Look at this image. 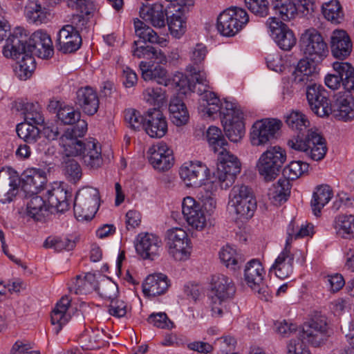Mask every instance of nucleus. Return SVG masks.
Listing matches in <instances>:
<instances>
[{
	"instance_id": "20",
	"label": "nucleus",
	"mask_w": 354,
	"mask_h": 354,
	"mask_svg": "<svg viewBox=\"0 0 354 354\" xmlns=\"http://www.w3.org/2000/svg\"><path fill=\"white\" fill-rule=\"evenodd\" d=\"M182 212L187 223L198 230L206 225V216L202 207L195 199L190 196L184 198L182 203Z\"/></svg>"
},
{
	"instance_id": "30",
	"label": "nucleus",
	"mask_w": 354,
	"mask_h": 354,
	"mask_svg": "<svg viewBox=\"0 0 354 354\" xmlns=\"http://www.w3.org/2000/svg\"><path fill=\"white\" fill-rule=\"evenodd\" d=\"M325 138L317 129H309L305 136L297 135L288 141V145L292 149L302 151L317 146V143L324 142Z\"/></svg>"
},
{
	"instance_id": "44",
	"label": "nucleus",
	"mask_w": 354,
	"mask_h": 354,
	"mask_svg": "<svg viewBox=\"0 0 354 354\" xmlns=\"http://www.w3.org/2000/svg\"><path fill=\"white\" fill-rule=\"evenodd\" d=\"M39 125L28 122H21L17 126L18 136L28 144L35 145L41 138V130Z\"/></svg>"
},
{
	"instance_id": "50",
	"label": "nucleus",
	"mask_w": 354,
	"mask_h": 354,
	"mask_svg": "<svg viewBox=\"0 0 354 354\" xmlns=\"http://www.w3.org/2000/svg\"><path fill=\"white\" fill-rule=\"evenodd\" d=\"M219 257L225 266L232 270L239 268L244 259L235 249L230 245L223 247L219 252Z\"/></svg>"
},
{
	"instance_id": "55",
	"label": "nucleus",
	"mask_w": 354,
	"mask_h": 354,
	"mask_svg": "<svg viewBox=\"0 0 354 354\" xmlns=\"http://www.w3.org/2000/svg\"><path fill=\"white\" fill-rule=\"evenodd\" d=\"M309 168V165L302 161H292L282 171V174L284 179L290 181L296 180L305 172H307Z\"/></svg>"
},
{
	"instance_id": "27",
	"label": "nucleus",
	"mask_w": 354,
	"mask_h": 354,
	"mask_svg": "<svg viewBox=\"0 0 354 354\" xmlns=\"http://www.w3.org/2000/svg\"><path fill=\"white\" fill-rule=\"evenodd\" d=\"M265 271L261 263L257 259H252L247 263L244 269V279L254 291L259 294L263 289V280Z\"/></svg>"
},
{
	"instance_id": "6",
	"label": "nucleus",
	"mask_w": 354,
	"mask_h": 354,
	"mask_svg": "<svg viewBox=\"0 0 354 354\" xmlns=\"http://www.w3.org/2000/svg\"><path fill=\"white\" fill-rule=\"evenodd\" d=\"M331 333L327 318L318 315L304 323L298 330L297 335L311 346L319 347L326 342Z\"/></svg>"
},
{
	"instance_id": "9",
	"label": "nucleus",
	"mask_w": 354,
	"mask_h": 354,
	"mask_svg": "<svg viewBox=\"0 0 354 354\" xmlns=\"http://www.w3.org/2000/svg\"><path fill=\"white\" fill-rule=\"evenodd\" d=\"M99 192L93 187L80 190L74 201V215L78 221H89L99 205Z\"/></svg>"
},
{
	"instance_id": "31",
	"label": "nucleus",
	"mask_w": 354,
	"mask_h": 354,
	"mask_svg": "<svg viewBox=\"0 0 354 354\" xmlns=\"http://www.w3.org/2000/svg\"><path fill=\"white\" fill-rule=\"evenodd\" d=\"M169 286V280L165 274L156 273L146 278L142 290L145 295L156 297L164 294Z\"/></svg>"
},
{
	"instance_id": "64",
	"label": "nucleus",
	"mask_w": 354,
	"mask_h": 354,
	"mask_svg": "<svg viewBox=\"0 0 354 354\" xmlns=\"http://www.w3.org/2000/svg\"><path fill=\"white\" fill-rule=\"evenodd\" d=\"M298 335L296 339H292L288 344V354H310L308 348Z\"/></svg>"
},
{
	"instance_id": "33",
	"label": "nucleus",
	"mask_w": 354,
	"mask_h": 354,
	"mask_svg": "<svg viewBox=\"0 0 354 354\" xmlns=\"http://www.w3.org/2000/svg\"><path fill=\"white\" fill-rule=\"evenodd\" d=\"M141 75L145 81H155L158 84L168 86L170 80L167 77L166 69L160 65H150L149 62H141L139 65Z\"/></svg>"
},
{
	"instance_id": "58",
	"label": "nucleus",
	"mask_w": 354,
	"mask_h": 354,
	"mask_svg": "<svg viewBox=\"0 0 354 354\" xmlns=\"http://www.w3.org/2000/svg\"><path fill=\"white\" fill-rule=\"evenodd\" d=\"M75 241L67 237H48L44 243V246L46 248H53L56 251L64 250H71L75 248Z\"/></svg>"
},
{
	"instance_id": "37",
	"label": "nucleus",
	"mask_w": 354,
	"mask_h": 354,
	"mask_svg": "<svg viewBox=\"0 0 354 354\" xmlns=\"http://www.w3.org/2000/svg\"><path fill=\"white\" fill-rule=\"evenodd\" d=\"M171 121L178 127L187 124L189 120V113L183 100L179 96L171 99L169 105Z\"/></svg>"
},
{
	"instance_id": "17",
	"label": "nucleus",
	"mask_w": 354,
	"mask_h": 354,
	"mask_svg": "<svg viewBox=\"0 0 354 354\" xmlns=\"http://www.w3.org/2000/svg\"><path fill=\"white\" fill-rule=\"evenodd\" d=\"M179 174L187 187H200L209 177V169L199 161H190L184 163L180 169Z\"/></svg>"
},
{
	"instance_id": "63",
	"label": "nucleus",
	"mask_w": 354,
	"mask_h": 354,
	"mask_svg": "<svg viewBox=\"0 0 354 354\" xmlns=\"http://www.w3.org/2000/svg\"><path fill=\"white\" fill-rule=\"evenodd\" d=\"M98 292L102 297L112 301L117 298L118 288V286L113 282L106 281L100 284Z\"/></svg>"
},
{
	"instance_id": "4",
	"label": "nucleus",
	"mask_w": 354,
	"mask_h": 354,
	"mask_svg": "<svg viewBox=\"0 0 354 354\" xmlns=\"http://www.w3.org/2000/svg\"><path fill=\"white\" fill-rule=\"evenodd\" d=\"M47 182L44 171L32 169L25 171L21 177H10L9 178L10 189L8 192L0 193V202L2 203H10L18 192L19 187L24 197H28L29 194H37Z\"/></svg>"
},
{
	"instance_id": "41",
	"label": "nucleus",
	"mask_w": 354,
	"mask_h": 354,
	"mask_svg": "<svg viewBox=\"0 0 354 354\" xmlns=\"http://www.w3.org/2000/svg\"><path fill=\"white\" fill-rule=\"evenodd\" d=\"M50 13L38 1H30L26 6V16L28 20L37 25L45 24L48 20Z\"/></svg>"
},
{
	"instance_id": "40",
	"label": "nucleus",
	"mask_w": 354,
	"mask_h": 354,
	"mask_svg": "<svg viewBox=\"0 0 354 354\" xmlns=\"http://www.w3.org/2000/svg\"><path fill=\"white\" fill-rule=\"evenodd\" d=\"M291 185L289 180L280 178L277 184L273 185L270 189L268 196L272 203L276 205H281L288 199L290 194Z\"/></svg>"
},
{
	"instance_id": "23",
	"label": "nucleus",
	"mask_w": 354,
	"mask_h": 354,
	"mask_svg": "<svg viewBox=\"0 0 354 354\" xmlns=\"http://www.w3.org/2000/svg\"><path fill=\"white\" fill-rule=\"evenodd\" d=\"M145 120V130L150 137L160 138L167 133V122L159 109H149L146 113Z\"/></svg>"
},
{
	"instance_id": "3",
	"label": "nucleus",
	"mask_w": 354,
	"mask_h": 354,
	"mask_svg": "<svg viewBox=\"0 0 354 354\" xmlns=\"http://www.w3.org/2000/svg\"><path fill=\"white\" fill-rule=\"evenodd\" d=\"M28 31L22 27L16 28L6 39L3 54L7 58L17 61L15 73L21 80L29 78L35 69V61L32 55L26 49Z\"/></svg>"
},
{
	"instance_id": "42",
	"label": "nucleus",
	"mask_w": 354,
	"mask_h": 354,
	"mask_svg": "<svg viewBox=\"0 0 354 354\" xmlns=\"http://www.w3.org/2000/svg\"><path fill=\"white\" fill-rule=\"evenodd\" d=\"M187 12L177 9L175 13L167 17L166 23L171 34L175 37H180L186 31V17L185 15Z\"/></svg>"
},
{
	"instance_id": "39",
	"label": "nucleus",
	"mask_w": 354,
	"mask_h": 354,
	"mask_svg": "<svg viewBox=\"0 0 354 354\" xmlns=\"http://www.w3.org/2000/svg\"><path fill=\"white\" fill-rule=\"evenodd\" d=\"M138 41H137L133 43V56L139 59H153L159 64H165L167 62V57L160 48L150 45L138 46Z\"/></svg>"
},
{
	"instance_id": "46",
	"label": "nucleus",
	"mask_w": 354,
	"mask_h": 354,
	"mask_svg": "<svg viewBox=\"0 0 354 354\" xmlns=\"http://www.w3.org/2000/svg\"><path fill=\"white\" fill-rule=\"evenodd\" d=\"M337 234L344 239L354 234V215H339L333 223Z\"/></svg>"
},
{
	"instance_id": "52",
	"label": "nucleus",
	"mask_w": 354,
	"mask_h": 354,
	"mask_svg": "<svg viewBox=\"0 0 354 354\" xmlns=\"http://www.w3.org/2000/svg\"><path fill=\"white\" fill-rule=\"evenodd\" d=\"M322 11L325 19L332 24H340L344 19L341 5L337 0L324 3L322 6Z\"/></svg>"
},
{
	"instance_id": "16",
	"label": "nucleus",
	"mask_w": 354,
	"mask_h": 354,
	"mask_svg": "<svg viewBox=\"0 0 354 354\" xmlns=\"http://www.w3.org/2000/svg\"><path fill=\"white\" fill-rule=\"evenodd\" d=\"M266 25L271 37L281 49L290 50L295 45L296 38L293 32L277 17H270Z\"/></svg>"
},
{
	"instance_id": "26",
	"label": "nucleus",
	"mask_w": 354,
	"mask_h": 354,
	"mask_svg": "<svg viewBox=\"0 0 354 354\" xmlns=\"http://www.w3.org/2000/svg\"><path fill=\"white\" fill-rule=\"evenodd\" d=\"M339 120L348 121L354 118V97L347 91L339 93L334 104H332V113Z\"/></svg>"
},
{
	"instance_id": "53",
	"label": "nucleus",
	"mask_w": 354,
	"mask_h": 354,
	"mask_svg": "<svg viewBox=\"0 0 354 354\" xmlns=\"http://www.w3.org/2000/svg\"><path fill=\"white\" fill-rule=\"evenodd\" d=\"M63 162L64 172L67 179L73 183H76L79 181L82 176V168L77 161L73 158H70L71 156H66Z\"/></svg>"
},
{
	"instance_id": "48",
	"label": "nucleus",
	"mask_w": 354,
	"mask_h": 354,
	"mask_svg": "<svg viewBox=\"0 0 354 354\" xmlns=\"http://www.w3.org/2000/svg\"><path fill=\"white\" fill-rule=\"evenodd\" d=\"M206 138L209 147L214 153H219L222 149H228V144L219 128L215 126L209 127L206 133Z\"/></svg>"
},
{
	"instance_id": "57",
	"label": "nucleus",
	"mask_w": 354,
	"mask_h": 354,
	"mask_svg": "<svg viewBox=\"0 0 354 354\" xmlns=\"http://www.w3.org/2000/svg\"><path fill=\"white\" fill-rule=\"evenodd\" d=\"M143 97L149 104L160 106L166 101L165 91L160 87H149L144 91Z\"/></svg>"
},
{
	"instance_id": "21",
	"label": "nucleus",
	"mask_w": 354,
	"mask_h": 354,
	"mask_svg": "<svg viewBox=\"0 0 354 354\" xmlns=\"http://www.w3.org/2000/svg\"><path fill=\"white\" fill-rule=\"evenodd\" d=\"M148 153L150 163L156 169L165 171L170 169L173 165V151L163 142L151 147Z\"/></svg>"
},
{
	"instance_id": "15",
	"label": "nucleus",
	"mask_w": 354,
	"mask_h": 354,
	"mask_svg": "<svg viewBox=\"0 0 354 354\" xmlns=\"http://www.w3.org/2000/svg\"><path fill=\"white\" fill-rule=\"evenodd\" d=\"M235 292L236 287L232 279L222 274L212 277L209 292L212 303L222 304L232 299Z\"/></svg>"
},
{
	"instance_id": "11",
	"label": "nucleus",
	"mask_w": 354,
	"mask_h": 354,
	"mask_svg": "<svg viewBox=\"0 0 354 354\" xmlns=\"http://www.w3.org/2000/svg\"><path fill=\"white\" fill-rule=\"evenodd\" d=\"M168 252L176 261H185L190 254L189 240L187 232L179 227L169 229L166 232Z\"/></svg>"
},
{
	"instance_id": "45",
	"label": "nucleus",
	"mask_w": 354,
	"mask_h": 354,
	"mask_svg": "<svg viewBox=\"0 0 354 354\" xmlns=\"http://www.w3.org/2000/svg\"><path fill=\"white\" fill-rule=\"evenodd\" d=\"M241 120L242 118H227L226 120H221L225 136L232 142H238L244 134V124Z\"/></svg>"
},
{
	"instance_id": "13",
	"label": "nucleus",
	"mask_w": 354,
	"mask_h": 354,
	"mask_svg": "<svg viewBox=\"0 0 354 354\" xmlns=\"http://www.w3.org/2000/svg\"><path fill=\"white\" fill-rule=\"evenodd\" d=\"M281 122L274 118H266L257 121L252 127L250 133L253 146H264L276 137L281 127Z\"/></svg>"
},
{
	"instance_id": "8",
	"label": "nucleus",
	"mask_w": 354,
	"mask_h": 354,
	"mask_svg": "<svg viewBox=\"0 0 354 354\" xmlns=\"http://www.w3.org/2000/svg\"><path fill=\"white\" fill-rule=\"evenodd\" d=\"M248 21L249 16L244 9L231 7L218 15L217 29L222 35L232 37L239 32Z\"/></svg>"
},
{
	"instance_id": "5",
	"label": "nucleus",
	"mask_w": 354,
	"mask_h": 354,
	"mask_svg": "<svg viewBox=\"0 0 354 354\" xmlns=\"http://www.w3.org/2000/svg\"><path fill=\"white\" fill-rule=\"evenodd\" d=\"M227 208L237 218H250L257 209L251 188L245 185H234L229 194Z\"/></svg>"
},
{
	"instance_id": "35",
	"label": "nucleus",
	"mask_w": 354,
	"mask_h": 354,
	"mask_svg": "<svg viewBox=\"0 0 354 354\" xmlns=\"http://www.w3.org/2000/svg\"><path fill=\"white\" fill-rule=\"evenodd\" d=\"M71 299L67 295L61 298L51 313V323L57 325L56 333H58L64 325L66 324L71 319V315L67 313V310L71 305Z\"/></svg>"
},
{
	"instance_id": "60",
	"label": "nucleus",
	"mask_w": 354,
	"mask_h": 354,
	"mask_svg": "<svg viewBox=\"0 0 354 354\" xmlns=\"http://www.w3.org/2000/svg\"><path fill=\"white\" fill-rule=\"evenodd\" d=\"M221 110L218 111L221 115H222L221 120H226V119H235L243 118L242 111L237 107V106L227 100H225L220 104Z\"/></svg>"
},
{
	"instance_id": "25",
	"label": "nucleus",
	"mask_w": 354,
	"mask_h": 354,
	"mask_svg": "<svg viewBox=\"0 0 354 354\" xmlns=\"http://www.w3.org/2000/svg\"><path fill=\"white\" fill-rule=\"evenodd\" d=\"M352 42L350 37L343 30H336L330 37V49L332 55L337 59H344L350 55L352 50Z\"/></svg>"
},
{
	"instance_id": "59",
	"label": "nucleus",
	"mask_w": 354,
	"mask_h": 354,
	"mask_svg": "<svg viewBox=\"0 0 354 354\" xmlns=\"http://www.w3.org/2000/svg\"><path fill=\"white\" fill-rule=\"evenodd\" d=\"M207 54V49L205 45L202 43H198L192 47L189 50L190 64L196 67H201L203 64Z\"/></svg>"
},
{
	"instance_id": "36",
	"label": "nucleus",
	"mask_w": 354,
	"mask_h": 354,
	"mask_svg": "<svg viewBox=\"0 0 354 354\" xmlns=\"http://www.w3.org/2000/svg\"><path fill=\"white\" fill-rule=\"evenodd\" d=\"M24 198L28 200L26 203L27 216L35 221L41 220L48 209L46 201L37 194H29L28 197Z\"/></svg>"
},
{
	"instance_id": "49",
	"label": "nucleus",
	"mask_w": 354,
	"mask_h": 354,
	"mask_svg": "<svg viewBox=\"0 0 354 354\" xmlns=\"http://www.w3.org/2000/svg\"><path fill=\"white\" fill-rule=\"evenodd\" d=\"M57 116L59 120L64 124L72 125L75 124L71 128H68L63 134H65L69 130L75 129L80 121H84V120H80L81 114L80 111L75 110L69 106L59 107Z\"/></svg>"
},
{
	"instance_id": "43",
	"label": "nucleus",
	"mask_w": 354,
	"mask_h": 354,
	"mask_svg": "<svg viewBox=\"0 0 354 354\" xmlns=\"http://www.w3.org/2000/svg\"><path fill=\"white\" fill-rule=\"evenodd\" d=\"M285 122L288 127L297 131L300 136H304L310 126V122L306 115L297 111H292L288 114L285 117Z\"/></svg>"
},
{
	"instance_id": "14",
	"label": "nucleus",
	"mask_w": 354,
	"mask_h": 354,
	"mask_svg": "<svg viewBox=\"0 0 354 354\" xmlns=\"http://www.w3.org/2000/svg\"><path fill=\"white\" fill-rule=\"evenodd\" d=\"M311 82L312 81L306 84V98L311 110L320 117L329 115L332 113V104L328 98L327 91L322 86L311 84Z\"/></svg>"
},
{
	"instance_id": "56",
	"label": "nucleus",
	"mask_w": 354,
	"mask_h": 354,
	"mask_svg": "<svg viewBox=\"0 0 354 354\" xmlns=\"http://www.w3.org/2000/svg\"><path fill=\"white\" fill-rule=\"evenodd\" d=\"M124 120L129 128L134 131L145 129V120L140 113L133 109L124 111Z\"/></svg>"
},
{
	"instance_id": "7",
	"label": "nucleus",
	"mask_w": 354,
	"mask_h": 354,
	"mask_svg": "<svg viewBox=\"0 0 354 354\" xmlns=\"http://www.w3.org/2000/svg\"><path fill=\"white\" fill-rule=\"evenodd\" d=\"M286 153L280 147H272L264 151L259 158L257 168L266 181L275 179L286 162Z\"/></svg>"
},
{
	"instance_id": "22",
	"label": "nucleus",
	"mask_w": 354,
	"mask_h": 354,
	"mask_svg": "<svg viewBox=\"0 0 354 354\" xmlns=\"http://www.w3.org/2000/svg\"><path fill=\"white\" fill-rule=\"evenodd\" d=\"M161 245L162 241L156 235L140 234L138 237L136 250L142 259L153 261L160 255Z\"/></svg>"
},
{
	"instance_id": "24",
	"label": "nucleus",
	"mask_w": 354,
	"mask_h": 354,
	"mask_svg": "<svg viewBox=\"0 0 354 354\" xmlns=\"http://www.w3.org/2000/svg\"><path fill=\"white\" fill-rule=\"evenodd\" d=\"M75 104L86 115H93L100 104L97 92L88 86L80 88L76 93Z\"/></svg>"
},
{
	"instance_id": "29",
	"label": "nucleus",
	"mask_w": 354,
	"mask_h": 354,
	"mask_svg": "<svg viewBox=\"0 0 354 354\" xmlns=\"http://www.w3.org/2000/svg\"><path fill=\"white\" fill-rule=\"evenodd\" d=\"M140 17L155 28L165 26L167 12L160 3L142 5L140 8Z\"/></svg>"
},
{
	"instance_id": "1",
	"label": "nucleus",
	"mask_w": 354,
	"mask_h": 354,
	"mask_svg": "<svg viewBox=\"0 0 354 354\" xmlns=\"http://www.w3.org/2000/svg\"><path fill=\"white\" fill-rule=\"evenodd\" d=\"M300 46L304 53L310 57L301 59L292 73L293 82L302 86L313 81L317 74L315 60L326 57L328 50L322 35L315 28L307 29L302 33Z\"/></svg>"
},
{
	"instance_id": "10",
	"label": "nucleus",
	"mask_w": 354,
	"mask_h": 354,
	"mask_svg": "<svg viewBox=\"0 0 354 354\" xmlns=\"http://www.w3.org/2000/svg\"><path fill=\"white\" fill-rule=\"evenodd\" d=\"M241 172V162L228 149L219 151L217 157L216 176L222 188L229 187Z\"/></svg>"
},
{
	"instance_id": "2",
	"label": "nucleus",
	"mask_w": 354,
	"mask_h": 354,
	"mask_svg": "<svg viewBox=\"0 0 354 354\" xmlns=\"http://www.w3.org/2000/svg\"><path fill=\"white\" fill-rule=\"evenodd\" d=\"M87 131L86 121H80L73 130L68 131L59 137V145L66 156H82L84 165L90 169H97L103 164L101 146L97 140L89 138L82 141Z\"/></svg>"
},
{
	"instance_id": "34",
	"label": "nucleus",
	"mask_w": 354,
	"mask_h": 354,
	"mask_svg": "<svg viewBox=\"0 0 354 354\" xmlns=\"http://www.w3.org/2000/svg\"><path fill=\"white\" fill-rule=\"evenodd\" d=\"M47 201L50 207L59 212H64L69 208L68 192L60 185L55 184L46 192Z\"/></svg>"
},
{
	"instance_id": "12",
	"label": "nucleus",
	"mask_w": 354,
	"mask_h": 354,
	"mask_svg": "<svg viewBox=\"0 0 354 354\" xmlns=\"http://www.w3.org/2000/svg\"><path fill=\"white\" fill-rule=\"evenodd\" d=\"M335 73L328 74L325 77L326 85L333 89H337L342 84L346 91H354V68L348 62H334Z\"/></svg>"
},
{
	"instance_id": "61",
	"label": "nucleus",
	"mask_w": 354,
	"mask_h": 354,
	"mask_svg": "<svg viewBox=\"0 0 354 354\" xmlns=\"http://www.w3.org/2000/svg\"><path fill=\"white\" fill-rule=\"evenodd\" d=\"M296 228L297 229L295 230V221H292L287 229V239H289V245L290 244V241L293 237L295 239H297L310 235L311 233V230H313V225H301L300 227H299V226L297 225Z\"/></svg>"
},
{
	"instance_id": "18",
	"label": "nucleus",
	"mask_w": 354,
	"mask_h": 354,
	"mask_svg": "<svg viewBox=\"0 0 354 354\" xmlns=\"http://www.w3.org/2000/svg\"><path fill=\"white\" fill-rule=\"evenodd\" d=\"M26 49L32 55L44 59L50 57L54 53L51 38L43 30L35 31L30 37H28Z\"/></svg>"
},
{
	"instance_id": "62",
	"label": "nucleus",
	"mask_w": 354,
	"mask_h": 354,
	"mask_svg": "<svg viewBox=\"0 0 354 354\" xmlns=\"http://www.w3.org/2000/svg\"><path fill=\"white\" fill-rule=\"evenodd\" d=\"M247 8L255 15L265 17L268 15L267 0H245Z\"/></svg>"
},
{
	"instance_id": "38",
	"label": "nucleus",
	"mask_w": 354,
	"mask_h": 354,
	"mask_svg": "<svg viewBox=\"0 0 354 354\" xmlns=\"http://www.w3.org/2000/svg\"><path fill=\"white\" fill-rule=\"evenodd\" d=\"M333 190L328 185H322L316 187L310 202L315 216H319L320 215L322 209L329 202L333 197Z\"/></svg>"
},
{
	"instance_id": "51",
	"label": "nucleus",
	"mask_w": 354,
	"mask_h": 354,
	"mask_svg": "<svg viewBox=\"0 0 354 354\" xmlns=\"http://www.w3.org/2000/svg\"><path fill=\"white\" fill-rule=\"evenodd\" d=\"M201 68L193 65H188L186 68L187 72L189 74L190 81L196 85V90L193 92H196L198 95L209 88V82L207 80L206 74Z\"/></svg>"
},
{
	"instance_id": "19",
	"label": "nucleus",
	"mask_w": 354,
	"mask_h": 354,
	"mask_svg": "<svg viewBox=\"0 0 354 354\" xmlns=\"http://www.w3.org/2000/svg\"><path fill=\"white\" fill-rule=\"evenodd\" d=\"M82 44V37L73 25H65L58 32L55 47L62 53H71L77 50Z\"/></svg>"
},
{
	"instance_id": "28",
	"label": "nucleus",
	"mask_w": 354,
	"mask_h": 354,
	"mask_svg": "<svg viewBox=\"0 0 354 354\" xmlns=\"http://www.w3.org/2000/svg\"><path fill=\"white\" fill-rule=\"evenodd\" d=\"M293 262L294 255L290 253L289 239H287L285 248L276 259L270 270L274 272L278 278L286 279L292 273Z\"/></svg>"
},
{
	"instance_id": "47",
	"label": "nucleus",
	"mask_w": 354,
	"mask_h": 354,
	"mask_svg": "<svg viewBox=\"0 0 354 354\" xmlns=\"http://www.w3.org/2000/svg\"><path fill=\"white\" fill-rule=\"evenodd\" d=\"M273 9L281 20L290 21L297 15L299 8L292 0H274Z\"/></svg>"
},
{
	"instance_id": "32",
	"label": "nucleus",
	"mask_w": 354,
	"mask_h": 354,
	"mask_svg": "<svg viewBox=\"0 0 354 354\" xmlns=\"http://www.w3.org/2000/svg\"><path fill=\"white\" fill-rule=\"evenodd\" d=\"M16 109L24 115V122L42 126L44 124V117L41 108L38 103L20 100L15 104Z\"/></svg>"
},
{
	"instance_id": "54",
	"label": "nucleus",
	"mask_w": 354,
	"mask_h": 354,
	"mask_svg": "<svg viewBox=\"0 0 354 354\" xmlns=\"http://www.w3.org/2000/svg\"><path fill=\"white\" fill-rule=\"evenodd\" d=\"M199 95L201 96L200 100L202 101V105L205 107V110L209 116H212L221 110L220 100L214 92L207 89Z\"/></svg>"
}]
</instances>
